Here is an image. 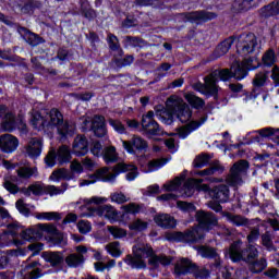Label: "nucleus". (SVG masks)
Wrapping results in <instances>:
<instances>
[{
	"mask_svg": "<svg viewBox=\"0 0 279 279\" xmlns=\"http://www.w3.org/2000/svg\"><path fill=\"white\" fill-rule=\"evenodd\" d=\"M229 257L232 263H245L251 274H263L267 269V259H258V248L254 244L243 247V241L236 240L229 247Z\"/></svg>",
	"mask_w": 279,
	"mask_h": 279,
	"instance_id": "nucleus-1",
	"label": "nucleus"
},
{
	"mask_svg": "<svg viewBox=\"0 0 279 279\" xmlns=\"http://www.w3.org/2000/svg\"><path fill=\"white\" fill-rule=\"evenodd\" d=\"M145 258H148V265L153 269H158L160 265L167 267V265H171V257L167 255H155L154 248L147 244H136L133 246V255H128L124 258L126 265H130L132 269H146L147 264L145 263Z\"/></svg>",
	"mask_w": 279,
	"mask_h": 279,
	"instance_id": "nucleus-2",
	"label": "nucleus"
},
{
	"mask_svg": "<svg viewBox=\"0 0 279 279\" xmlns=\"http://www.w3.org/2000/svg\"><path fill=\"white\" fill-rule=\"evenodd\" d=\"M232 77H234L232 69L215 70L204 77V83H195L193 88L202 93V95H205V97L217 99L219 95V85H217V83L219 80H221V82H229Z\"/></svg>",
	"mask_w": 279,
	"mask_h": 279,
	"instance_id": "nucleus-3",
	"label": "nucleus"
},
{
	"mask_svg": "<svg viewBox=\"0 0 279 279\" xmlns=\"http://www.w3.org/2000/svg\"><path fill=\"white\" fill-rule=\"evenodd\" d=\"M166 106L168 111H162L160 113V119L166 125H171V123H173V114L178 117L181 123L191 121L193 111L191 110V107H189V105H186V102H184L182 99L171 96L168 98Z\"/></svg>",
	"mask_w": 279,
	"mask_h": 279,
	"instance_id": "nucleus-4",
	"label": "nucleus"
},
{
	"mask_svg": "<svg viewBox=\"0 0 279 279\" xmlns=\"http://www.w3.org/2000/svg\"><path fill=\"white\" fill-rule=\"evenodd\" d=\"M113 172H110L108 168H101L96 171V178L101 180V182H114L119 173H126V180L132 182V180H136V175H138V168L132 163H118L112 169Z\"/></svg>",
	"mask_w": 279,
	"mask_h": 279,
	"instance_id": "nucleus-5",
	"label": "nucleus"
},
{
	"mask_svg": "<svg viewBox=\"0 0 279 279\" xmlns=\"http://www.w3.org/2000/svg\"><path fill=\"white\" fill-rule=\"evenodd\" d=\"M48 117V131L57 128L58 133L63 138H65V136H73V134H75V125L64 120V114H62V112L58 110V108H52L49 111Z\"/></svg>",
	"mask_w": 279,
	"mask_h": 279,
	"instance_id": "nucleus-6",
	"label": "nucleus"
},
{
	"mask_svg": "<svg viewBox=\"0 0 279 279\" xmlns=\"http://www.w3.org/2000/svg\"><path fill=\"white\" fill-rule=\"evenodd\" d=\"M175 276H186V274H192L196 279H206L210 276V270L204 266H197V264L192 263L189 258H181L174 266Z\"/></svg>",
	"mask_w": 279,
	"mask_h": 279,
	"instance_id": "nucleus-7",
	"label": "nucleus"
},
{
	"mask_svg": "<svg viewBox=\"0 0 279 279\" xmlns=\"http://www.w3.org/2000/svg\"><path fill=\"white\" fill-rule=\"evenodd\" d=\"M107 202L104 197L94 196L88 201V205L96 204L95 207H88L92 215H98V217H106L109 221H119V211L111 205H100Z\"/></svg>",
	"mask_w": 279,
	"mask_h": 279,
	"instance_id": "nucleus-8",
	"label": "nucleus"
},
{
	"mask_svg": "<svg viewBox=\"0 0 279 279\" xmlns=\"http://www.w3.org/2000/svg\"><path fill=\"white\" fill-rule=\"evenodd\" d=\"M233 36L234 40H236V51L240 56H250L258 47V39L254 33H242Z\"/></svg>",
	"mask_w": 279,
	"mask_h": 279,
	"instance_id": "nucleus-9",
	"label": "nucleus"
},
{
	"mask_svg": "<svg viewBox=\"0 0 279 279\" xmlns=\"http://www.w3.org/2000/svg\"><path fill=\"white\" fill-rule=\"evenodd\" d=\"M247 169H250V161L240 159L230 169L226 182L229 186H239L243 184V175H247Z\"/></svg>",
	"mask_w": 279,
	"mask_h": 279,
	"instance_id": "nucleus-10",
	"label": "nucleus"
},
{
	"mask_svg": "<svg viewBox=\"0 0 279 279\" xmlns=\"http://www.w3.org/2000/svg\"><path fill=\"white\" fill-rule=\"evenodd\" d=\"M0 128L3 132H14V130H22L25 132L27 130V124L21 118H16L12 111L5 106V112L3 113Z\"/></svg>",
	"mask_w": 279,
	"mask_h": 279,
	"instance_id": "nucleus-11",
	"label": "nucleus"
},
{
	"mask_svg": "<svg viewBox=\"0 0 279 279\" xmlns=\"http://www.w3.org/2000/svg\"><path fill=\"white\" fill-rule=\"evenodd\" d=\"M37 228L23 230L21 232V238L24 241L34 243V241H40V239H43V232H47L48 234H56L58 232V229L53 225H38Z\"/></svg>",
	"mask_w": 279,
	"mask_h": 279,
	"instance_id": "nucleus-12",
	"label": "nucleus"
},
{
	"mask_svg": "<svg viewBox=\"0 0 279 279\" xmlns=\"http://www.w3.org/2000/svg\"><path fill=\"white\" fill-rule=\"evenodd\" d=\"M180 16L186 23H206L217 19V13L205 10L181 13Z\"/></svg>",
	"mask_w": 279,
	"mask_h": 279,
	"instance_id": "nucleus-13",
	"label": "nucleus"
},
{
	"mask_svg": "<svg viewBox=\"0 0 279 279\" xmlns=\"http://www.w3.org/2000/svg\"><path fill=\"white\" fill-rule=\"evenodd\" d=\"M16 32L25 40L29 47H38L39 45H45L47 43L43 36L29 31L25 26L16 25Z\"/></svg>",
	"mask_w": 279,
	"mask_h": 279,
	"instance_id": "nucleus-14",
	"label": "nucleus"
},
{
	"mask_svg": "<svg viewBox=\"0 0 279 279\" xmlns=\"http://www.w3.org/2000/svg\"><path fill=\"white\" fill-rule=\"evenodd\" d=\"M124 149L129 154H136V151H145L148 147L147 141H145L141 136L134 135L131 140L129 141H122Z\"/></svg>",
	"mask_w": 279,
	"mask_h": 279,
	"instance_id": "nucleus-15",
	"label": "nucleus"
},
{
	"mask_svg": "<svg viewBox=\"0 0 279 279\" xmlns=\"http://www.w3.org/2000/svg\"><path fill=\"white\" fill-rule=\"evenodd\" d=\"M196 221L203 230H210L217 226V216L210 211L198 210L196 213Z\"/></svg>",
	"mask_w": 279,
	"mask_h": 279,
	"instance_id": "nucleus-16",
	"label": "nucleus"
},
{
	"mask_svg": "<svg viewBox=\"0 0 279 279\" xmlns=\"http://www.w3.org/2000/svg\"><path fill=\"white\" fill-rule=\"evenodd\" d=\"M172 236L175 241H183L185 243H197V241L204 239V234H201L195 228L189 229L185 232H174L172 233Z\"/></svg>",
	"mask_w": 279,
	"mask_h": 279,
	"instance_id": "nucleus-17",
	"label": "nucleus"
},
{
	"mask_svg": "<svg viewBox=\"0 0 279 279\" xmlns=\"http://www.w3.org/2000/svg\"><path fill=\"white\" fill-rule=\"evenodd\" d=\"M41 257L46 263L50 265L53 269H62L64 265V254L58 251H47L41 254Z\"/></svg>",
	"mask_w": 279,
	"mask_h": 279,
	"instance_id": "nucleus-18",
	"label": "nucleus"
},
{
	"mask_svg": "<svg viewBox=\"0 0 279 279\" xmlns=\"http://www.w3.org/2000/svg\"><path fill=\"white\" fill-rule=\"evenodd\" d=\"M202 182L203 180L187 179L183 185L185 195H187V197H191V195L195 193V189H197V191H204V193H210L213 189H210L208 184H202Z\"/></svg>",
	"mask_w": 279,
	"mask_h": 279,
	"instance_id": "nucleus-19",
	"label": "nucleus"
},
{
	"mask_svg": "<svg viewBox=\"0 0 279 279\" xmlns=\"http://www.w3.org/2000/svg\"><path fill=\"white\" fill-rule=\"evenodd\" d=\"M208 120V116L202 117L199 121H191L190 123L180 126L177 129V135L179 138H186L189 134L198 130L206 121Z\"/></svg>",
	"mask_w": 279,
	"mask_h": 279,
	"instance_id": "nucleus-20",
	"label": "nucleus"
},
{
	"mask_svg": "<svg viewBox=\"0 0 279 279\" xmlns=\"http://www.w3.org/2000/svg\"><path fill=\"white\" fill-rule=\"evenodd\" d=\"M19 147V138L12 134H4L0 137V149L4 154H12Z\"/></svg>",
	"mask_w": 279,
	"mask_h": 279,
	"instance_id": "nucleus-21",
	"label": "nucleus"
},
{
	"mask_svg": "<svg viewBox=\"0 0 279 279\" xmlns=\"http://www.w3.org/2000/svg\"><path fill=\"white\" fill-rule=\"evenodd\" d=\"M28 158L36 159L43 154V141L39 137H32L25 146Z\"/></svg>",
	"mask_w": 279,
	"mask_h": 279,
	"instance_id": "nucleus-22",
	"label": "nucleus"
},
{
	"mask_svg": "<svg viewBox=\"0 0 279 279\" xmlns=\"http://www.w3.org/2000/svg\"><path fill=\"white\" fill-rule=\"evenodd\" d=\"M209 195L220 204H226L230 199V187L226 184L216 185L209 191Z\"/></svg>",
	"mask_w": 279,
	"mask_h": 279,
	"instance_id": "nucleus-23",
	"label": "nucleus"
},
{
	"mask_svg": "<svg viewBox=\"0 0 279 279\" xmlns=\"http://www.w3.org/2000/svg\"><path fill=\"white\" fill-rule=\"evenodd\" d=\"M92 132L97 138H104L108 134V129L106 128V118L104 116H95L92 121Z\"/></svg>",
	"mask_w": 279,
	"mask_h": 279,
	"instance_id": "nucleus-24",
	"label": "nucleus"
},
{
	"mask_svg": "<svg viewBox=\"0 0 279 279\" xmlns=\"http://www.w3.org/2000/svg\"><path fill=\"white\" fill-rule=\"evenodd\" d=\"M72 151L75 156H86L88 154V138L77 135L74 138Z\"/></svg>",
	"mask_w": 279,
	"mask_h": 279,
	"instance_id": "nucleus-25",
	"label": "nucleus"
},
{
	"mask_svg": "<svg viewBox=\"0 0 279 279\" xmlns=\"http://www.w3.org/2000/svg\"><path fill=\"white\" fill-rule=\"evenodd\" d=\"M197 252L203 258H215L216 262L214 264V267H216V269H219V267H221V259L219 258L217 248L213 246L201 245L198 246Z\"/></svg>",
	"mask_w": 279,
	"mask_h": 279,
	"instance_id": "nucleus-26",
	"label": "nucleus"
},
{
	"mask_svg": "<svg viewBox=\"0 0 279 279\" xmlns=\"http://www.w3.org/2000/svg\"><path fill=\"white\" fill-rule=\"evenodd\" d=\"M31 125L38 132H49L47 119L43 117L38 111H33L31 114Z\"/></svg>",
	"mask_w": 279,
	"mask_h": 279,
	"instance_id": "nucleus-27",
	"label": "nucleus"
},
{
	"mask_svg": "<svg viewBox=\"0 0 279 279\" xmlns=\"http://www.w3.org/2000/svg\"><path fill=\"white\" fill-rule=\"evenodd\" d=\"M154 221L159 228H163L166 230H169L171 228H175V218L169 214H157L154 217Z\"/></svg>",
	"mask_w": 279,
	"mask_h": 279,
	"instance_id": "nucleus-28",
	"label": "nucleus"
},
{
	"mask_svg": "<svg viewBox=\"0 0 279 279\" xmlns=\"http://www.w3.org/2000/svg\"><path fill=\"white\" fill-rule=\"evenodd\" d=\"M142 128L148 136H162V134H165V131L160 128V124H158L156 120L148 122L142 121Z\"/></svg>",
	"mask_w": 279,
	"mask_h": 279,
	"instance_id": "nucleus-29",
	"label": "nucleus"
},
{
	"mask_svg": "<svg viewBox=\"0 0 279 279\" xmlns=\"http://www.w3.org/2000/svg\"><path fill=\"white\" fill-rule=\"evenodd\" d=\"M81 16L87 21H95L97 19V11L93 9L88 0H78Z\"/></svg>",
	"mask_w": 279,
	"mask_h": 279,
	"instance_id": "nucleus-30",
	"label": "nucleus"
},
{
	"mask_svg": "<svg viewBox=\"0 0 279 279\" xmlns=\"http://www.w3.org/2000/svg\"><path fill=\"white\" fill-rule=\"evenodd\" d=\"M234 35L228 37L227 39H225L222 43H220L216 49L214 50V57L215 58H221V56H226V53H228V51H230V47H232V45H234Z\"/></svg>",
	"mask_w": 279,
	"mask_h": 279,
	"instance_id": "nucleus-31",
	"label": "nucleus"
},
{
	"mask_svg": "<svg viewBox=\"0 0 279 279\" xmlns=\"http://www.w3.org/2000/svg\"><path fill=\"white\" fill-rule=\"evenodd\" d=\"M269 80V72H258L255 74L252 84H253V94L256 95L258 93V89L263 88L267 85V81Z\"/></svg>",
	"mask_w": 279,
	"mask_h": 279,
	"instance_id": "nucleus-32",
	"label": "nucleus"
},
{
	"mask_svg": "<svg viewBox=\"0 0 279 279\" xmlns=\"http://www.w3.org/2000/svg\"><path fill=\"white\" fill-rule=\"evenodd\" d=\"M107 45L110 49V51L118 52L119 58H123L124 51L123 48H121V43L119 41V37L112 33L107 34Z\"/></svg>",
	"mask_w": 279,
	"mask_h": 279,
	"instance_id": "nucleus-33",
	"label": "nucleus"
},
{
	"mask_svg": "<svg viewBox=\"0 0 279 279\" xmlns=\"http://www.w3.org/2000/svg\"><path fill=\"white\" fill-rule=\"evenodd\" d=\"M22 14H34L35 10L43 8V2L39 0H25L23 4L19 5Z\"/></svg>",
	"mask_w": 279,
	"mask_h": 279,
	"instance_id": "nucleus-34",
	"label": "nucleus"
},
{
	"mask_svg": "<svg viewBox=\"0 0 279 279\" xmlns=\"http://www.w3.org/2000/svg\"><path fill=\"white\" fill-rule=\"evenodd\" d=\"M123 43L124 47H140V49H143V47H149V43H147V40L136 36L128 35L124 37Z\"/></svg>",
	"mask_w": 279,
	"mask_h": 279,
	"instance_id": "nucleus-35",
	"label": "nucleus"
},
{
	"mask_svg": "<svg viewBox=\"0 0 279 279\" xmlns=\"http://www.w3.org/2000/svg\"><path fill=\"white\" fill-rule=\"evenodd\" d=\"M101 156L107 165L119 160V153H117V147L114 146H106Z\"/></svg>",
	"mask_w": 279,
	"mask_h": 279,
	"instance_id": "nucleus-36",
	"label": "nucleus"
},
{
	"mask_svg": "<svg viewBox=\"0 0 279 279\" xmlns=\"http://www.w3.org/2000/svg\"><path fill=\"white\" fill-rule=\"evenodd\" d=\"M223 171V166H221L219 161H214L213 163H210L209 168L196 172V175H201L202 178H204L206 175H215V173H222Z\"/></svg>",
	"mask_w": 279,
	"mask_h": 279,
	"instance_id": "nucleus-37",
	"label": "nucleus"
},
{
	"mask_svg": "<svg viewBox=\"0 0 279 279\" xmlns=\"http://www.w3.org/2000/svg\"><path fill=\"white\" fill-rule=\"evenodd\" d=\"M260 14L264 19L269 16H278L279 14V0L271 2L270 4L260 9Z\"/></svg>",
	"mask_w": 279,
	"mask_h": 279,
	"instance_id": "nucleus-38",
	"label": "nucleus"
},
{
	"mask_svg": "<svg viewBox=\"0 0 279 279\" xmlns=\"http://www.w3.org/2000/svg\"><path fill=\"white\" fill-rule=\"evenodd\" d=\"M56 156L59 165H66V162H71V149H69V146L66 145L59 147Z\"/></svg>",
	"mask_w": 279,
	"mask_h": 279,
	"instance_id": "nucleus-39",
	"label": "nucleus"
},
{
	"mask_svg": "<svg viewBox=\"0 0 279 279\" xmlns=\"http://www.w3.org/2000/svg\"><path fill=\"white\" fill-rule=\"evenodd\" d=\"M184 97L187 104L195 108V110H202L206 106V101L193 93L185 94Z\"/></svg>",
	"mask_w": 279,
	"mask_h": 279,
	"instance_id": "nucleus-40",
	"label": "nucleus"
},
{
	"mask_svg": "<svg viewBox=\"0 0 279 279\" xmlns=\"http://www.w3.org/2000/svg\"><path fill=\"white\" fill-rule=\"evenodd\" d=\"M64 260L68 267L77 268L81 265H84L85 259H84V255L72 253L68 255Z\"/></svg>",
	"mask_w": 279,
	"mask_h": 279,
	"instance_id": "nucleus-41",
	"label": "nucleus"
},
{
	"mask_svg": "<svg viewBox=\"0 0 279 279\" xmlns=\"http://www.w3.org/2000/svg\"><path fill=\"white\" fill-rule=\"evenodd\" d=\"M71 59H73V50L69 49L65 46H61L58 48L54 60H60L62 64L64 62H69V60Z\"/></svg>",
	"mask_w": 279,
	"mask_h": 279,
	"instance_id": "nucleus-42",
	"label": "nucleus"
},
{
	"mask_svg": "<svg viewBox=\"0 0 279 279\" xmlns=\"http://www.w3.org/2000/svg\"><path fill=\"white\" fill-rule=\"evenodd\" d=\"M254 0H234L232 3V12L239 14L240 12H247L252 8Z\"/></svg>",
	"mask_w": 279,
	"mask_h": 279,
	"instance_id": "nucleus-43",
	"label": "nucleus"
},
{
	"mask_svg": "<svg viewBox=\"0 0 279 279\" xmlns=\"http://www.w3.org/2000/svg\"><path fill=\"white\" fill-rule=\"evenodd\" d=\"M231 70L233 72L234 80H236L238 82H241V80H245V77H247V74L250 73L246 66L243 65V62L238 63L235 66H232Z\"/></svg>",
	"mask_w": 279,
	"mask_h": 279,
	"instance_id": "nucleus-44",
	"label": "nucleus"
},
{
	"mask_svg": "<svg viewBox=\"0 0 279 279\" xmlns=\"http://www.w3.org/2000/svg\"><path fill=\"white\" fill-rule=\"evenodd\" d=\"M262 239V245L267 250V252H277V247L274 244V236L269 231H266L264 234L260 236Z\"/></svg>",
	"mask_w": 279,
	"mask_h": 279,
	"instance_id": "nucleus-45",
	"label": "nucleus"
},
{
	"mask_svg": "<svg viewBox=\"0 0 279 279\" xmlns=\"http://www.w3.org/2000/svg\"><path fill=\"white\" fill-rule=\"evenodd\" d=\"M38 267V262H33L27 266V269H32L31 271L26 272L22 279H38L43 276L41 269L36 268Z\"/></svg>",
	"mask_w": 279,
	"mask_h": 279,
	"instance_id": "nucleus-46",
	"label": "nucleus"
},
{
	"mask_svg": "<svg viewBox=\"0 0 279 279\" xmlns=\"http://www.w3.org/2000/svg\"><path fill=\"white\" fill-rule=\"evenodd\" d=\"M225 217L230 223H233V226H247L248 220L247 218L241 216V215H233L232 213H226Z\"/></svg>",
	"mask_w": 279,
	"mask_h": 279,
	"instance_id": "nucleus-47",
	"label": "nucleus"
},
{
	"mask_svg": "<svg viewBox=\"0 0 279 279\" xmlns=\"http://www.w3.org/2000/svg\"><path fill=\"white\" fill-rule=\"evenodd\" d=\"M69 189V183H62L60 187L56 185H46V195H62Z\"/></svg>",
	"mask_w": 279,
	"mask_h": 279,
	"instance_id": "nucleus-48",
	"label": "nucleus"
},
{
	"mask_svg": "<svg viewBox=\"0 0 279 279\" xmlns=\"http://www.w3.org/2000/svg\"><path fill=\"white\" fill-rule=\"evenodd\" d=\"M262 64L264 66H274L276 64V52L274 49H268L262 57Z\"/></svg>",
	"mask_w": 279,
	"mask_h": 279,
	"instance_id": "nucleus-49",
	"label": "nucleus"
},
{
	"mask_svg": "<svg viewBox=\"0 0 279 279\" xmlns=\"http://www.w3.org/2000/svg\"><path fill=\"white\" fill-rule=\"evenodd\" d=\"M114 62L119 69L131 66V64L134 63V54H125L124 57L116 58Z\"/></svg>",
	"mask_w": 279,
	"mask_h": 279,
	"instance_id": "nucleus-50",
	"label": "nucleus"
},
{
	"mask_svg": "<svg viewBox=\"0 0 279 279\" xmlns=\"http://www.w3.org/2000/svg\"><path fill=\"white\" fill-rule=\"evenodd\" d=\"M243 66H245L246 71H254L260 66V61L256 57H248L242 60Z\"/></svg>",
	"mask_w": 279,
	"mask_h": 279,
	"instance_id": "nucleus-51",
	"label": "nucleus"
},
{
	"mask_svg": "<svg viewBox=\"0 0 279 279\" xmlns=\"http://www.w3.org/2000/svg\"><path fill=\"white\" fill-rule=\"evenodd\" d=\"M148 226L149 223L147 221H143L141 218H137L129 225V228L130 230H135L136 232H143L147 230Z\"/></svg>",
	"mask_w": 279,
	"mask_h": 279,
	"instance_id": "nucleus-52",
	"label": "nucleus"
},
{
	"mask_svg": "<svg viewBox=\"0 0 279 279\" xmlns=\"http://www.w3.org/2000/svg\"><path fill=\"white\" fill-rule=\"evenodd\" d=\"M36 171H37L36 168L22 167L17 169V175L22 180H29V178H32V175H34Z\"/></svg>",
	"mask_w": 279,
	"mask_h": 279,
	"instance_id": "nucleus-53",
	"label": "nucleus"
},
{
	"mask_svg": "<svg viewBox=\"0 0 279 279\" xmlns=\"http://www.w3.org/2000/svg\"><path fill=\"white\" fill-rule=\"evenodd\" d=\"M107 252L113 256V258H119L121 256V244L119 242H111L106 246Z\"/></svg>",
	"mask_w": 279,
	"mask_h": 279,
	"instance_id": "nucleus-54",
	"label": "nucleus"
},
{
	"mask_svg": "<svg viewBox=\"0 0 279 279\" xmlns=\"http://www.w3.org/2000/svg\"><path fill=\"white\" fill-rule=\"evenodd\" d=\"M208 162H210V156L206 154H202L194 159L193 165L196 169H202V167H206Z\"/></svg>",
	"mask_w": 279,
	"mask_h": 279,
	"instance_id": "nucleus-55",
	"label": "nucleus"
},
{
	"mask_svg": "<svg viewBox=\"0 0 279 279\" xmlns=\"http://www.w3.org/2000/svg\"><path fill=\"white\" fill-rule=\"evenodd\" d=\"M29 191H32L33 195L39 197L40 195H46L47 185L44 183H34L29 185Z\"/></svg>",
	"mask_w": 279,
	"mask_h": 279,
	"instance_id": "nucleus-56",
	"label": "nucleus"
},
{
	"mask_svg": "<svg viewBox=\"0 0 279 279\" xmlns=\"http://www.w3.org/2000/svg\"><path fill=\"white\" fill-rule=\"evenodd\" d=\"M263 138H271V136H279V129L264 128L257 131Z\"/></svg>",
	"mask_w": 279,
	"mask_h": 279,
	"instance_id": "nucleus-57",
	"label": "nucleus"
},
{
	"mask_svg": "<svg viewBox=\"0 0 279 279\" xmlns=\"http://www.w3.org/2000/svg\"><path fill=\"white\" fill-rule=\"evenodd\" d=\"M37 219H47V221H60V214L56 211L40 213Z\"/></svg>",
	"mask_w": 279,
	"mask_h": 279,
	"instance_id": "nucleus-58",
	"label": "nucleus"
},
{
	"mask_svg": "<svg viewBox=\"0 0 279 279\" xmlns=\"http://www.w3.org/2000/svg\"><path fill=\"white\" fill-rule=\"evenodd\" d=\"M90 153L93 154V156H96L97 158H99V156H102L104 145H101V142L99 141L92 142Z\"/></svg>",
	"mask_w": 279,
	"mask_h": 279,
	"instance_id": "nucleus-59",
	"label": "nucleus"
},
{
	"mask_svg": "<svg viewBox=\"0 0 279 279\" xmlns=\"http://www.w3.org/2000/svg\"><path fill=\"white\" fill-rule=\"evenodd\" d=\"M108 232H110V234L116 239H123V236H128V232L124 229L114 226L108 227Z\"/></svg>",
	"mask_w": 279,
	"mask_h": 279,
	"instance_id": "nucleus-60",
	"label": "nucleus"
},
{
	"mask_svg": "<svg viewBox=\"0 0 279 279\" xmlns=\"http://www.w3.org/2000/svg\"><path fill=\"white\" fill-rule=\"evenodd\" d=\"M177 206L183 213H195V205L193 203H189V202H184V201H178Z\"/></svg>",
	"mask_w": 279,
	"mask_h": 279,
	"instance_id": "nucleus-61",
	"label": "nucleus"
},
{
	"mask_svg": "<svg viewBox=\"0 0 279 279\" xmlns=\"http://www.w3.org/2000/svg\"><path fill=\"white\" fill-rule=\"evenodd\" d=\"M122 210H124L126 215H138V213H141V207L135 203H130L128 205H123Z\"/></svg>",
	"mask_w": 279,
	"mask_h": 279,
	"instance_id": "nucleus-62",
	"label": "nucleus"
},
{
	"mask_svg": "<svg viewBox=\"0 0 279 279\" xmlns=\"http://www.w3.org/2000/svg\"><path fill=\"white\" fill-rule=\"evenodd\" d=\"M167 162V159H154L148 161V170L149 171H156L160 169L161 167H165V163Z\"/></svg>",
	"mask_w": 279,
	"mask_h": 279,
	"instance_id": "nucleus-63",
	"label": "nucleus"
},
{
	"mask_svg": "<svg viewBox=\"0 0 279 279\" xmlns=\"http://www.w3.org/2000/svg\"><path fill=\"white\" fill-rule=\"evenodd\" d=\"M109 125L118 132V134H125V125L119 120L109 119Z\"/></svg>",
	"mask_w": 279,
	"mask_h": 279,
	"instance_id": "nucleus-64",
	"label": "nucleus"
}]
</instances>
